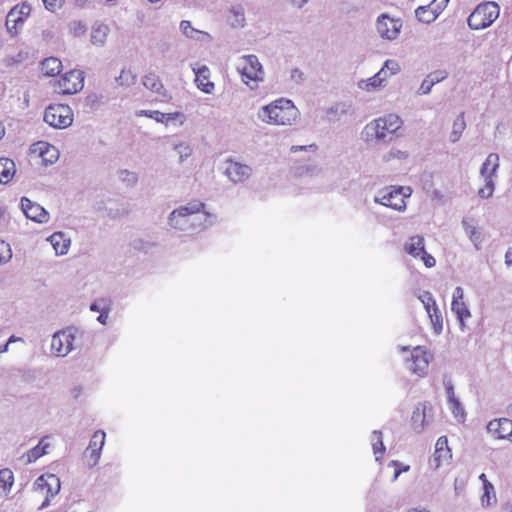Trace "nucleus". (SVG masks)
<instances>
[{
  "label": "nucleus",
  "mask_w": 512,
  "mask_h": 512,
  "mask_svg": "<svg viewBox=\"0 0 512 512\" xmlns=\"http://www.w3.org/2000/svg\"><path fill=\"white\" fill-rule=\"evenodd\" d=\"M463 296H464V291H463L462 287L458 286L454 290L453 299L452 300L462 301Z\"/></svg>",
  "instance_id": "nucleus-60"
},
{
  "label": "nucleus",
  "mask_w": 512,
  "mask_h": 512,
  "mask_svg": "<svg viewBox=\"0 0 512 512\" xmlns=\"http://www.w3.org/2000/svg\"><path fill=\"white\" fill-rule=\"evenodd\" d=\"M402 21L391 18L388 14H381L376 21V29L381 38L395 40L401 31Z\"/></svg>",
  "instance_id": "nucleus-9"
},
{
  "label": "nucleus",
  "mask_w": 512,
  "mask_h": 512,
  "mask_svg": "<svg viewBox=\"0 0 512 512\" xmlns=\"http://www.w3.org/2000/svg\"><path fill=\"white\" fill-rule=\"evenodd\" d=\"M500 166V158L497 153H490L480 168V175L484 179H494Z\"/></svg>",
  "instance_id": "nucleus-20"
},
{
  "label": "nucleus",
  "mask_w": 512,
  "mask_h": 512,
  "mask_svg": "<svg viewBox=\"0 0 512 512\" xmlns=\"http://www.w3.org/2000/svg\"><path fill=\"white\" fill-rule=\"evenodd\" d=\"M383 68H385V70H387V72L391 76L397 74L400 71L399 64L395 60H392V59L386 60L383 65Z\"/></svg>",
  "instance_id": "nucleus-45"
},
{
  "label": "nucleus",
  "mask_w": 512,
  "mask_h": 512,
  "mask_svg": "<svg viewBox=\"0 0 512 512\" xmlns=\"http://www.w3.org/2000/svg\"><path fill=\"white\" fill-rule=\"evenodd\" d=\"M204 203L199 201L189 202L187 205L174 209L168 217V223L174 229L189 232L191 212L203 210Z\"/></svg>",
  "instance_id": "nucleus-4"
},
{
  "label": "nucleus",
  "mask_w": 512,
  "mask_h": 512,
  "mask_svg": "<svg viewBox=\"0 0 512 512\" xmlns=\"http://www.w3.org/2000/svg\"><path fill=\"white\" fill-rule=\"evenodd\" d=\"M382 432L379 431V430H374L372 432V436H371V441H372V449H373V453L374 455L376 456V460L379 461L384 452H385V446L383 444V439H382Z\"/></svg>",
  "instance_id": "nucleus-32"
},
{
  "label": "nucleus",
  "mask_w": 512,
  "mask_h": 512,
  "mask_svg": "<svg viewBox=\"0 0 512 512\" xmlns=\"http://www.w3.org/2000/svg\"><path fill=\"white\" fill-rule=\"evenodd\" d=\"M448 2L449 0H434L432 4L435 6V10H442L447 6Z\"/></svg>",
  "instance_id": "nucleus-61"
},
{
  "label": "nucleus",
  "mask_w": 512,
  "mask_h": 512,
  "mask_svg": "<svg viewBox=\"0 0 512 512\" xmlns=\"http://www.w3.org/2000/svg\"><path fill=\"white\" fill-rule=\"evenodd\" d=\"M141 115L152 118L159 123L167 124L170 121L177 119L181 114L179 112L174 113H162L158 110H144L141 111Z\"/></svg>",
  "instance_id": "nucleus-29"
},
{
  "label": "nucleus",
  "mask_w": 512,
  "mask_h": 512,
  "mask_svg": "<svg viewBox=\"0 0 512 512\" xmlns=\"http://www.w3.org/2000/svg\"><path fill=\"white\" fill-rule=\"evenodd\" d=\"M237 69L245 83H248V80L260 81L263 79L264 71L255 55L243 56L238 63Z\"/></svg>",
  "instance_id": "nucleus-7"
},
{
  "label": "nucleus",
  "mask_w": 512,
  "mask_h": 512,
  "mask_svg": "<svg viewBox=\"0 0 512 512\" xmlns=\"http://www.w3.org/2000/svg\"><path fill=\"white\" fill-rule=\"evenodd\" d=\"M357 85L360 89L368 92L375 91L383 86L380 75L376 74L368 79H361Z\"/></svg>",
  "instance_id": "nucleus-36"
},
{
  "label": "nucleus",
  "mask_w": 512,
  "mask_h": 512,
  "mask_svg": "<svg viewBox=\"0 0 512 512\" xmlns=\"http://www.w3.org/2000/svg\"><path fill=\"white\" fill-rule=\"evenodd\" d=\"M505 263L510 266L512 265V249H508L505 254Z\"/></svg>",
  "instance_id": "nucleus-64"
},
{
  "label": "nucleus",
  "mask_w": 512,
  "mask_h": 512,
  "mask_svg": "<svg viewBox=\"0 0 512 512\" xmlns=\"http://www.w3.org/2000/svg\"><path fill=\"white\" fill-rule=\"evenodd\" d=\"M433 86H434L433 80L428 79V77L426 76V78L422 81V83L420 85L418 94H421V95L429 94Z\"/></svg>",
  "instance_id": "nucleus-50"
},
{
  "label": "nucleus",
  "mask_w": 512,
  "mask_h": 512,
  "mask_svg": "<svg viewBox=\"0 0 512 512\" xmlns=\"http://www.w3.org/2000/svg\"><path fill=\"white\" fill-rule=\"evenodd\" d=\"M411 195L409 187H398L391 190H383L378 192L374 201L397 211H404L406 209L405 199Z\"/></svg>",
  "instance_id": "nucleus-5"
},
{
  "label": "nucleus",
  "mask_w": 512,
  "mask_h": 512,
  "mask_svg": "<svg viewBox=\"0 0 512 512\" xmlns=\"http://www.w3.org/2000/svg\"><path fill=\"white\" fill-rule=\"evenodd\" d=\"M64 0H43L45 8L51 12H55L63 5Z\"/></svg>",
  "instance_id": "nucleus-51"
},
{
  "label": "nucleus",
  "mask_w": 512,
  "mask_h": 512,
  "mask_svg": "<svg viewBox=\"0 0 512 512\" xmlns=\"http://www.w3.org/2000/svg\"><path fill=\"white\" fill-rule=\"evenodd\" d=\"M105 443V433L102 430L96 431L89 443V449H91V458L93 459L92 465H96L100 458V452Z\"/></svg>",
  "instance_id": "nucleus-23"
},
{
  "label": "nucleus",
  "mask_w": 512,
  "mask_h": 512,
  "mask_svg": "<svg viewBox=\"0 0 512 512\" xmlns=\"http://www.w3.org/2000/svg\"><path fill=\"white\" fill-rule=\"evenodd\" d=\"M82 72L72 70L67 72L59 81L64 94H74L83 88Z\"/></svg>",
  "instance_id": "nucleus-14"
},
{
  "label": "nucleus",
  "mask_w": 512,
  "mask_h": 512,
  "mask_svg": "<svg viewBox=\"0 0 512 512\" xmlns=\"http://www.w3.org/2000/svg\"><path fill=\"white\" fill-rule=\"evenodd\" d=\"M175 150L179 153L181 162L191 155L190 147L184 144L176 145Z\"/></svg>",
  "instance_id": "nucleus-54"
},
{
  "label": "nucleus",
  "mask_w": 512,
  "mask_h": 512,
  "mask_svg": "<svg viewBox=\"0 0 512 512\" xmlns=\"http://www.w3.org/2000/svg\"><path fill=\"white\" fill-rule=\"evenodd\" d=\"M53 246L56 255H65L70 246V239L62 232L53 233L48 239Z\"/></svg>",
  "instance_id": "nucleus-24"
},
{
  "label": "nucleus",
  "mask_w": 512,
  "mask_h": 512,
  "mask_svg": "<svg viewBox=\"0 0 512 512\" xmlns=\"http://www.w3.org/2000/svg\"><path fill=\"white\" fill-rule=\"evenodd\" d=\"M121 178L123 181L128 182L132 185L136 184L138 180L137 174L129 170L121 171Z\"/></svg>",
  "instance_id": "nucleus-52"
},
{
  "label": "nucleus",
  "mask_w": 512,
  "mask_h": 512,
  "mask_svg": "<svg viewBox=\"0 0 512 512\" xmlns=\"http://www.w3.org/2000/svg\"><path fill=\"white\" fill-rule=\"evenodd\" d=\"M61 61L55 57H49L42 61L41 70L45 76H55L60 73Z\"/></svg>",
  "instance_id": "nucleus-28"
},
{
  "label": "nucleus",
  "mask_w": 512,
  "mask_h": 512,
  "mask_svg": "<svg viewBox=\"0 0 512 512\" xmlns=\"http://www.w3.org/2000/svg\"><path fill=\"white\" fill-rule=\"evenodd\" d=\"M258 119L271 125H291L299 116L298 109L288 99H278L258 111Z\"/></svg>",
  "instance_id": "nucleus-1"
},
{
  "label": "nucleus",
  "mask_w": 512,
  "mask_h": 512,
  "mask_svg": "<svg viewBox=\"0 0 512 512\" xmlns=\"http://www.w3.org/2000/svg\"><path fill=\"white\" fill-rule=\"evenodd\" d=\"M35 484L41 489L47 488V496L42 503V508L48 505L50 497H54L60 491V479L54 474L41 475L37 478Z\"/></svg>",
  "instance_id": "nucleus-15"
},
{
  "label": "nucleus",
  "mask_w": 512,
  "mask_h": 512,
  "mask_svg": "<svg viewBox=\"0 0 512 512\" xmlns=\"http://www.w3.org/2000/svg\"><path fill=\"white\" fill-rule=\"evenodd\" d=\"M291 78L296 82L300 83L303 81V73L301 70L295 68L291 71Z\"/></svg>",
  "instance_id": "nucleus-59"
},
{
  "label": "nucleus",
  "mask_w": 512,
  "mask_h": 512,
  "mask_svg": "<svg viewBox=\"0 0 512 512\" xmlns=\"http://www.w3.org/2000/svg\"><path fill=\"white\" fill-rule=\"evenodd\" d=\"M109 32L108 25L99 22L94 23L91 29V43L98 47L104 46Z\"/></svg>",
  "instance_id": "nucleus-22"
},
{
  "label": "nucleus",
  "mask_w": 512,
  "mask_h": 512,
  "mask_svg": "<svg viewBox=\"0 0 512 512\" xmlns=\"http://www.w3.org/2000/svg\"><path fill=\"white\" fill-rule=\"evenodd\" d=\"M350 105L345 102H337L326 110V118L330 122L339 120L350 110Z\"/></svg>",
  "instance_id": "nucleus-27"
},
{
  "label": "nucleus",
  "mask_w": 512,
  "mask_h": 512,
  "mask_svg": "<svg viewBox=\"0 0 512 512\" xmlns=\"http://www.w3.org/2000/svg\"><path fill=\"white\" fill-rule=\"evenodd\" d=\"M484 180H485V185H484V187H482L478 190V195L481 198L488 199V198L492 197L493 192L495 190V181H494V179H484Z\"/></svg>",
  "instance_id": "nucleus-43"
},
{
  "label": "nucleus",
  "mask_w": 512,
  "mask_h": 512,
  "mask_svg": "<svg viewBox=\"0 0 512 512\" xmlns=\"http://www.w3.org/2000/svg\"><path fill=\"white\" fill-rule=\"evenodd\" d=\"M465 127L466 123L464 119V114L461 113L456 117V119L453 122L452 132L450 133V141L452 143H455L460 139L463 131L465 130Z\"/></svg>",
  "instance_id": "nucleus-35"
},
{
  "label": "nucleus",
  "mask_w": 512,
  "mask_h": 512,
  "mask_svg": "<svg viewBox=\"0 0 512 512\" xmlns=\"http://www.w3.org/2000/svg\"><path fill=\"white\" fill-rule=\"evenodd\" d=\"M196 75V85L198 89L203 91L204 93L211 94L214 90V83L209 81L210 70L207 66L203 65L197 69H193Z\"/></svg>",
  "instance_id": "nucleus-19"
},
{
  "label": "nucleus",
  "mask_w": 512,
  "mask_h": 512,
  "mask_svg": "<svg viewBox=\"0 0 512 512\" xmlns=\"http://www.w3.org/2000/svg\"><path fill=\"white\" fill-rule=\"evenodd\" d=\"M391 465L396 467L393 481H395L402 472H406L410 469L408 465H402L400 462L396 460L391 461Z\"/></svg>",
  "instance_id": "nucleus-56"
},
{
  "label": "nucleus",
  "mask_w": 512,
  "mask_h": 512,
  "mask_svg": "<svg viewBox=\"0 0 512 512\" xmlns=\"http://www.w3.org/2000/svg\"><path fill=\"white\" fill-rule=\"evenodd\" d=\"M418 298L424 305L426 312H430L432 307L437 305L433 295L428 291L423 292Z\"/></svg>",
  "instance_id": "nucleus-44"
},
{
  "label": "nucleus",
  "mask_w": 512,
  "mask_h": 512,
  "mask_svg": "<svg viewBox=\"0 0 512 512\" xmlns=\"http://www.w3.org/2000/svg\"><path fill=\"white\" fill-rule=\"evenodd\" d=\"M404 249L409 255L413 256L414 258L421 257V259L424 262V265L427 268H432L435 266L436 260L431 254L426 252L425 240L422 236L415 235L410 237L406 241Z\"/></svg>",
  "instance_id": "nucleus-8"
},
{
  "label": "nucleus",
  "mask_w": 512,
  "mask_h": 512,
  "mask_svg": "<svg viewBox=\"0 0 512 512\" xmlns=\"http://www.w3.org/2000/svg\"><path fill=\"white\" fill-rule=\"evenodd\" d=\"M407 368L415 375L423 377L426 375L429 360L427 352L421 347L416 346L410 353V357L406 359Z\"/></svg>",
  "instance_id": "nucleus-11"
},
{
  "label": "nucleus",
  "mask_w": 512,
  "mask_h": 512,
  "mask_svg": "<svg viewBox=\"0 0 512 512\" xmlns=\"http://www.w3.org/2000/svg\"><path fill=\"white\" fill-rule=\"evenodd\" d=\"M142 83L145 88L151 90L152 92H155L161 96H165L164 86H163L160 78L156 74H154V73L146 74L142 79Z\"/></svg>",
  "instance_id": "nucleus-26"
},
{
  "label": "nucleus",
  "mask_w": 512,
  "mask_h": 512,
  "mask_svg": "<svg viewBox=\"0 0 512 512\" xmlns=\"http://www.w3.org/2000/svg\"><path fill=\"white\" fill-rule=\"evenodd\" d=\"M500 8L495 2L478 5L468 17L471 29L481 30L490 26L499 16Z\"/></svg>",
  "instance_id": "nucleus-3"
},
{
  "label": "nucleus",
  "mask_w": 512,
  "mask_h": 512,
  "mask_svg": "<svg viewBox=\"0 0 512 512\" xmlns=\"http://www.w3.org/2000/svg\"><path fill=\"white\" fill-rule=\"evenodd\" d=\"M13 9H15L16 12H18V15L21 16L23 22L31 12V6L26 2H23L20 6H15Z\"/></svg>",
  "instance_id": "nucleus-46"
},
{
  "label": "nucleus",
  "mask_w": 512,
  "mask_h": 512,
  "mask_svg": "<svg viewBox=\"0 0 512 512\" xmlns=\"http://www.w3.org/2000/svg\"><path fill=\"white\" fill-rule=\"evenodd\" d=\"M210 214L202 210L191 212L189 232H197L211 226Z\"/></svg>",
  "instance_id": "nucleus-21"
},
{
  "label": "nucleus",
  "mask_w": 512,
  "mask_h": 512,
  "mask_svg": "<svg viewBox=\"0 0 512 512\" xmlns=\"http://www.w3.org/2000/svg\"><path fill=\"white\" fill-rule=\"evenodd\" d=\"M376 75H380L381 82L383 85L386 82V80L391 76V75H389L387 70H385V68H383V67L376 73Z\"/></svg>",
  "instance_id": "nucleus-62"
},
{
  "label": "nucleus",
  "mask_w": 512,
  "mask_h": 512,
  "mask_svg": "<svg viewBox=\"0 0 512 512\" xmlns=\"http://www.w3.org/2000/svg\"><path fill=\"white\" fill-rule=\"evenodd\" d=\"M21 16L18 15L15 9H11L6 16V28L11 34H17L18 29L23 25Z\"/></svg>",
  "instance_id": "nucleus-31"
},
{
  "label": "nucleus",
  "mask_w": 512,
  "mask_h": 512,
  "mask_svg": "<svg viewBox=\"0 0 512 512\" xmlns=\"http://www.w3.org/2000/svg\"><path fill=\"white\" fill-rule=\"evenodd\" d=\"M432 410V406L429 402L418 403L415 407L411 422L413 429L420 433L424 430L426 423H428L427 417L428 412Z\"/></svg>",
  "instance_id": "nucleus-17"
},
{
  "label": "nucleus",
  "mask_w": 512,
  "mask_h": 512,
  "mask_svg": "<svg viewBox=\"0 0 512 512\" xmlns=\"http://www.w3.org/2000/svg\"><path fill=\"white\" fill-rule=\"evenodd\" d=\"M116 81L121 86H131L136 81V76L130 70H122Z\"/></svg>",
  "instance_id": "nucleus-40"
},
{
  "label": "nucleus",
  "mask_w": 512,
  "mask_h": 512,
  "mask_svg": "<svg viewBox=\"0 0 512 512\" xmlns=\"http://www.w3.org/2000/svg\"><path fill=\"white\" fill-rule=\"evenodd\" d=\"M252 172V168L247 164L232 159H228L225 162L224 174L235 184L242 183L249 179Z\"/></svg>",
  "instance_id": "nucleus-12"
},
{
  "label": "nucleus",
  "mask_w": 512,
  "mask_h": 512,
  "mask_svg": "<svg viewBox=\"0 0 512 512\" xmlns=\"http://www.w3.org/2000/svg\"><path fill=\"white\" fill-rule=\"evenodd\" d=\"M487 430L498 439L512 440V420L507 418L495 419L488 423Z\"/></svg>",
  "instance_id": "nucleus-16"
},
{
  "label": "nucleus",
  "mask_w": 512,
  "mask_h": 512,
  "mask_svg": "<svg viewBox=\"0 0 512 512\" xmlns=\"http://www.w3.org/2000/svg\"><path fill=\"white\" fill-rule=\"evenodd\" d=\"M21 210L24 215L37 223H47L49 220V213L38 203L31 201L27 197H22L20 200Z\"/></svg>",
  "instance_id": "nucleus-13"
},
{
  "label": "nucleus",
  "mask_w": 512,
  "mask_h": 512,
  "mask_svg": "<svg viewBox=\"0 0 512 512\" xmlns=\"http://www.w3.org/2000/svg\"><path fill=\"white\" fill-rule=\"evenodd\" d=\"M447 76L448 74L445 71H434L427 75L428 79L433 80L434 85L446 79Z\"/></svg>",
  "instance_id": "nucleus-53"
},
{
  "label": "nucleus",
  "mask_w": 512,
  "mask_h": 512,
  "mask_svg": "<svg viewBox=\"0 0 512 512\" xmlns=\"http://www.w3.org/2000/svg\"><path fill=\"white\" fill-rule=\"evenodd\" d=\"M75 337L69 330L56 332L51 340V351L55 356L64 357L68 355L74 344Z\"/></svg>",
  "instance_id": "nucleus-10"
},
{
  "label": "nucleus",
  "mask_w": 512,
  "mask_h": 512,
  "mask_svg": "<svg viewBox=\"0 0 512 512\" xmlns=\"http://www.w3.org/2000/svg\"><path fill=\"white\" fill-rule=\"evenodd\" d=\"M16 173V167L13 160L9 158H0V184L9 183Z\"/></svg>",
  "instance_id": "nucleus-25"
},
{
  "label": "nucleus",
  "mask_w": 512,
  "mask_h": 512,
  "mask_svg": "<svg viewBox=\"0 0 512 512\" xmlns=\"http://www.w3.org/2000/svg\"><path fill=\"white\" fill-rule=\"evenodd\" d=\"M451 309L456 314L461 328L465 326V320L471 317V313L463 301L452 300Z\"/></svg>",
  "instance_id": "nucleus-30"
},
{
  "label": "nucleus",
  "mask_w": 512,
  "mask_h": 512,
  "mask_svg": "<svg viewBox=\"0 0 512 512\" xmlns=\"http://www.w3.org/2000/svg\"><path fill=\"white\" fill-rule=\"evenodd\" d=\"M451 458V452L448 447V440L445 436L438 438L435 445V452L433 458L430 460V465L435 469L442 465L444 460Z\"/></svg>",
  "instance_id": "nucleus-18"
},
{
  "label": "nucleus",
  "mask_w": 512,
  "mask_h": 512,
  "mask_svg": "<svg viewBox=\"0 0 512 512\" xmlns=\"http://www.w3.org/2000/svg\"><path fill=\"white\" fill-rule=\"evenodd\" d=\"M449 404V408L452 412V414L454 415V417L460 421V422H463L465 420V411H464V408L462 407L460 401L458 399L448 403Z\"/></svg>",
  "instance_id": "nucleus-41"
},
{
  "label": "nucleus",
  "mask_w": 512,
  "mask_h": 512,
  "mask_svg": "<svg viewBox=\"0 0 512 512\" xmlns=\"http://www.w3.org/2000/svg\"><path fill=\"white\" fill-rule=\"evenodd\" d=\"M46 437L42 438L38 445L33 447L27 452V459L29 463L35 462L41 456L47 453V448H49V443H44Z\"/></svg>",
  "instance_id": "nucleus-34"
},
{
  "label": "nucleus",
  "mask_w": 512,
  "mask_h": 512,
  "mask_svg": "<svg viewBox=\"0 0 512 512\" xmlns=\"http://www.w3.org/2000/svg\"><path fill=\"white\" fill-rule=\"evenodd\" d=\"M416 17L419 21L424 23H431L434 21L437 17V14H435L433 11H429L426 7L420 6L415 11Z\"/></svg>",
  "instance_id": "nucleus-39"
},
{
  "label": "nucleus",
  "mask_w": 512,
  "mask_h": 512,
  "mask_svg": "<svg viewBox=\"0 0 512 512\" xmlns=\"http://www.w3.org/2000/svg\"><path fill=\"white\" fill-rule=\"evenodd\" d=\"M446 386V394H447V399H448V403L456 400V396H455V393H454V387L452 385V383L449 381L445 384Z\"/></svg>",
  "instance_id": "nucleus-57"
},
{
  "label": "nucleus",
  "mask_w": 512,
  "mask_h": 512,
  "mask_svg": "<svg viewBox=\"0 0 512 512\" xmlns=\"http://www.w3.org/2000/svg\"><path fill=\"white\" fill-rule=\"evenodd\" d=\"M107 319H108V312H107V311H102V312L100 313V315L98 316V318H97V320H98L101 324H103V325H105V324H106Z\"/></svg>",
  "instance_id": "nucleus-63"
},
{
  "label": "nucleus",
  "mask_w": 512,
  "mask_h": 512,
  "mask_svg": "<svg viewBox=\"0 0 512 512\" xmlns=\"http://www.w3.org/2000/svg\"><path fill=\"white\" fill-rule=\"evenodd\" d=\"M10 258V249L3 241H0V264L7 262Z\"/></svg>",
  "instance_id": "nucleus-48"
},
{
  "label": "nucleus",
  "mask_w": 512,
  "mask_h": 512,
  "mask_svg": "<svg viewBox=\"0 0 512 512\" xmlns=\"http://www.w3.org/2000/svg\"><path fill=\"white\" fill-rule=\"evenodd\" d=\"M407 157V153L398 149H391L387 154L383 156L384 161H389L392 158L404 159Z\"/></svg>",
  "instance_id": "nucleus-47"
},
{
  "label": "nucleus",
  "mask_w": 512,
  "mask_h": 512,
  "mask_svg": "<svg viewBox=\"0 0 512 512\" xmlns=\"http://www.w3.org/2000/svg\"><path fill=\"white\" fill-rule=\"evenodd\" d=\"M13 485V473L9 469L0 470V498L5 496Z\"/></svg>",
  "instance_id": "nucleus-33"
},
{
  "label": "nucleus",
  "mask_w": 512,
  "mask_h": 512,
  "mask_svg": "<svg viewBox=\"0 0 512 512\" xmlns=\"http://www.w3.org/2000/svg\"><path fill=\"white\" fill-rule=\"evenodd\" d=\"M402 125L399 116L389 114L385 117L375 119L368 123L364 128L366 140L377 139L385 141L388 134L395 133Z\"/></svg>",
  "instance_id": "nucleus-2"
},
{
  "label": "nucleus",
  "mask_w": 512,
  "mask_h": 512,
  "mask_svg": "<svg viewBox=\"0 0 512 512\" xmlns=\"http://www.w3.org/2000/svg\"><path fill=\"white\" fill-rule=\"evenodd\" d=\"M483 489H484V494L481 499L482 504L484 505L486 503V505H489L490 504V494L494 493V486L491 483H487V484H485V487Z\"/></svg>",
  "instance_id": "nucleus-55"
},
{
  "label": "nucleus",
  "mask_w": 512,
  "mask_h": 512,
  "mask_svg": "<svg viewBox=\"0 0 512 512\" xmlns=\"http://www.w3.org/2000/svg\"><path fill=\"white\" fill-rule=\"evenodd\" d=\"M70 30L74 36H81L86 31V26L79 21H74L70 24Z\"/></svg>",
  "instance_id": "nucleus-49"
},
{
  "label": "nucleus",
  "mask_w": 512,
  "mask_h": 512,
  "mask_svg": "<svg viewBox=\"0 0 512 512\" xmlns=\"http://www.w3.org/2000/svg\"><path fill=\"white\" fill-rule=\"evenodd\" d=\"M44 121L53 128L65 129L73 122V112L68 105H50L45 109Z\"/></svg>",
  "instance_id": "nucleus-6"
},
{
  "label": "nucleus",
  "mask_w": 512,
  "mask_h": 512,
  "mask_svg": "<svg viewBox=\"0 0 512 512\" xmlns=\"http://www.w3.org/2000/svg\"><path fill=\"white\" fill-rule=\"evenodd\" d=\"M180 29L184 35H186L187 37L192 38V39H199V36L202 34L201 31L193 28L191 23L186 20H183L180 23Z\"/></svg>",
  "instance_id": "nucleus-42"
},
{
  "label": "nucleus",
  "mask_w": 512,
  "mask_h": 512,
  "mask_svg": "<svg viewBox=\"0 0 512 512\" xmlns=\"http://www.w3.org/2000/svg\"><path fill=\"white\" fill-rule=\"evenodd\" d=\"M462 225L470 240L474 243L476 248L479 249L478 244L481 242L480 232L477 231V228L473 224H471L467 219H464L462 221Z\"/></svg>",
  "instance_id": "nucleus-38"
},
{
  "label": "nucleus",
  "mask_w": 512,
  "mask_h": 512,
  "mask_svg": "<svg viewBox=\"0 0 512 512\" xmlns=\"http://www.w3.org/2000/svg\"><path fill=\"white\" fill-rule=\"evenodd\" d=\"M430 320H431V323L434 327V331L435 333L439 334L441 333L442 329H443V318H442V315H441V312L438 308V306H434L432 307L431 311L430 312H427Z\"/></svg>",
  "instance_id": "nucleus-37"
},
{
  "label": "nucleus",
  "mask_w": 512,
  "mask_h": 512,
  "mask_svg": "<svg viewBox=\"0 0 512 512\" xmlns=\"http://www.w3.org/2000/svg\"><path fill=\"white\" fill-rule=\"evenodd\" d=\"M235 22L232 23L233 26H243L244 25V14L240 11H234Z\"/></svg>",
  "instance_id": "nucleus-58"
}]
</instances>
